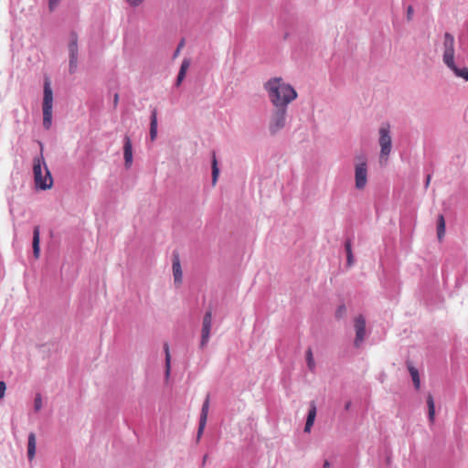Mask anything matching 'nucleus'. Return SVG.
Masks as SVG:
<instances>
[{"mask_svg": "<svg viewBox=\"0 0 468 468\" xmlns=\"http://www.w3.org/2000/svg\"><path fill=\"white\" fill-rule=\"evenodd\" d=\"M179 47H182V44H179ZM179 48H177V51H176V52H178V51H179Z\"/></svg>", "mask_w": 468, "mask_h": 468, "instance_id": "nucleus-36", "label": "nucleus"}, {"mask_svg": "<svg viewBox=\"0 0 468 468\" xmlns=\"http://www.w3.org/2000/svg\"><path fill=\"white\" fill-rule=\"evenodd\" d=\"M164 350L165 354V376L166 378L170 375V368H171V356L169 351V346L167 343L164 345Z\"/></svg>", "mask_w": 468, "mask_h": 468, "instance_id": "nucleus-23", "label": "nucleus"}, {"mask_svg": "<svg viewBox=\"0 0 468 468\" xmlns=\"http://www.w3.org/2000/svg\"><path fill=\"white\" fill-rule=\"evenodd\" d=\"M211 324H212V313L211 311H207L202 322V335H201V342L200 346L201 347H204L207 343L208 342L209 335H210V330H211Z\"/></svg>", "mask_w": 468, "mask_h": 468, "instance_id": "nucleus-9", "label": "nucleus"}, {"mask_svg": "<svg viewBox=\"0 0 468 468\" xmlns=\"http://www.w3.org/2000/svg\"><path fill=\"white\" fill-rule=\"evenodd\" d=\"M52 107H53V92L49 80L47 79L44 82L43 91V126L48 130L52 124Z\"/></svg>", "mask_w": 468, "mask_h": 468, "instance_id": "nucleus-3", "label": "nucleus"}, {"mask_svg": "<svg viewBox=\"0 0 468 468\" xmlns=\"http://www.w3.org/2000/svg\"><path fill=\"white\" fill-rule=\"evenodd\" d=\"M408 369L411 376L415 388L419 389L420 387V378L418 369L415 367H413L410 363H408Z\"/></svg>", "mask_w": 468, "mask_h": 468, "instance_id": "nucleus-20", "label": "nucleus"}, {"mask_svg": "<svg viewBox=\"0 0 468 468\" xmlns=\"http://www.w3.org/2000/svg\"><path fill=\"white\" fill-rule=\"evenodd\" d=\"M287 108L274 107L269 121V131L271 134H276L286 124Z\"/></svg>", "mask_w": 468, "mask_h": 468, "instance_id": "nucleus-5", "label": "nucleus"}, {"mask_svg": "<svg viewBox=\"0 0 468 468\" xmlns=\"http://www.w3.org/2000/svg\"><path fill=\"white\" fill-rule=\"evenodd\" d=\"M57 3L58 2H49V5H48L49 11H53L56 8Z\"/></svg>", "mask_w": 468, "mask_h": 468, "instance_id": "nucleus-32", "label": "nucleus"}, {"mask_svg": "<svg viewBox=\"0 0 468 468\" xmlns=\"http://www.w3.org/2000/svg\"><path fill=\"white\" fill-rule=\"evenodd\" d=\"M157 137V110L154 108L151 112L150 139L154 142Z\"/></svg>", "mask_w": 468, "mask_h": 468, "instance_id": "nucleus-15", "label": "nucleus"}, {"mask_svg": "<svg viewBox=\"0 0 468 468\" xmlns=\"http://www.w3.org/2000/svg\"><path fill=\"white\" fill-rule=\"evenodd\" d=\"M306 361H307V366H308L309 369L311 371H313L315 367V363H314V360L313 357V352H312L311 348H309L306 351Z\"/></svg>", "mask_w": 468, "mask_h": 468, "instance_id": "nucleus-25", "label": "nucleus"}, {"mask_svg": "<svg viewBox=\"0 0 468 468\" xmlns=\"http://www.w3.org/2000/svg\"><path fill=\"white\" fill-rule=\"evenodd\" d=\"M379 139L378 144L380 146L379 160L380 163H387L392 148V139L390 135V126L388 123H384L378 130Z\"/></svg>", "mask_w": 468, "mask_h": 468, "instance_id": "nucleus-4", "label": "nucleus"}, {"mask_svg": "<svg viewBox=\"0 0 468 468\" xmlns=\"http://www.w3.org/2000/svg\"><path fill=\"white\" fill-rule=\"evenodd\" d=\"M36 446H37L36 435L34 432H30L28 435V442H27V457H28L29 461H32L35 458Z\"/></svg>", "mask_w": 468, "mask_h": 468, "instance_id": "nucleus-16", "label": "nucleus"}, {"mask_svg": "<svg viewBox=\"0 0 468 468\" xmlns=\"http://www.w3.org/2000/svg\"><path fill=\"white\" fill-rule=\"evenodd\" d=\"M208 409H209V396L207 395L203 403L202 409H201L198 432H197L198 438L201 436V434L206 427L207 414H208Z\"/></svg>", "mask_w": 468, "mask_h": 468, "instance_id": "nucleus-12", "label": "nucleus"}, {"mask_svg": "<svg viewBox=\"0 0 468 468\" xmlns=\"http://www.w3.org/2000/svg\"><path fill=\"white\" fill-rule=\"evenodd\" d=\"M123 156H124L125 166L127 168L131 167V165L133 164V145H132V141L129 136L124 137Z\"/></svg>", "mask_w": 468, "mask_h": 468, "instance_id": "nucleus-13", "label": "nucleus"}, {"mask_svg": "<svg viewBox=\"0 0 468 468\" xmlns=\"http://www.w3.org/2000/svg\"><path fill=\"white\" fill-rule=\"evenodd\" d=\"M350 406H351V402L349 401V402H347V403L346 404L345 409H346V410H348V409L350 408Z\"/></svg>", "mask_w": 468, "mask_h": 468, "instance_id": "nucleus-35", "label": "nucleus"}, {"mask_svg": "<svg viewBox=\"0 0 468 468\" xmlns=\"http://www.w3.org/2000/svg\"><path fill=\"white\" fill-rule=\"evenodd\" d=\"M356 187L363 189L367 182V168L365 162L359 163L356 165L355 172Z\"/></svg>", "mask_w": 468, "mask_h": 468, "instance_id": "nucleus-8", "label": "nucleus"}, {"mask_svg": "<svg viewBox=\"0 0 468 468\" xmlns=\"http://www.w3.org/2000/svg\"><path fill=\"white\" fill-rule=\"evenodd\" d=\"M430 181H431V175H428L427 180H426V187L429 186Z\"/></svg>", "mask_w": 468, "mask_h": 468, "instance_id": "nucleus-34", "label": "nucleus"}, {"mask_svg": "<svg viewBox=\"0 0 468 468\" xmlns=\"http://www.w3.org/2000/svg\"><path fill=\"white\" fill-rule=\"evenodd\" d=\"M34 406L37 411L42 408V399L39 394H37L35 398Z\"/></svg>", "mask_w": 468, "mask_h": 468, "instance_id": "nucleus-27", "label": "nucleus"}, {"mask_svg": "<svg viewBox=\"0 0 468 468\" xmlns=\"http://www.w3.org/2000/svg\"><path fill=\"white\" fill-rule=\"evenodd\" d=\"M445 235V219L443 215H439L437 219V236L440 241L442 240Z\"/></svg>", "mask_w": 468, "mask_h": 468, "instance_id": "nucleus-21", "label": "nucleus"}, {"mask_svg": "<svg viewBox=\"0 0 468 468\" xmlns=\"http://www.w3.org/2000/svg\"><path fill=\"white\" fill-rule=\"evenodd\" d=\"M39 227L38 226H36L34 228V231H33V241H32V246H33V253H34V256L36 259H37L39 257V253H40V248H39V242H40V239H39Z\"/></svg>", "mask_w": 468, "mask_h": 468, "instance_id": "nucleus-17", "label": "nucleus"}, {"mask_svg": "<svg viewBox=\"0 0 468 468\" xmlns=\"http://www.w3.org/2000/svg\"><path fill=\"white\" fill-rule=\"evenodd\" d=\"M315 416H316V406H315V403L314 401H312L310 404V409H309L306 422H305V427H304L305 432H310L311 428L314 425Z\"/></svg>", "mask_w": 468, "mask_h": 468, "instance_id": "nucleus-14", "label": "nucleus"}, {"mask_svg": "<svg viewBox=\"0 0 468 468\" xmlns=\"http://www.w3.org/2000/svg\"><path fill=\"white\" fill-rule=\"evenodd\" d=\"M345 248H346V251L347 265L352 266L354 263V256H353V252H352L350 240L346 241Z\"/></svg>", "mask_w": 468, "mask_h": 468, "instance_id": "nucleus-24", "label": "nucleus"}, {"mask_svg": "<svg viewBox=\"0 0 468 468\" xmlns=\"http://www.w3.org/2000/svg\"><path fill=\"white\" fill-rule=\"evenodd\" d=\"M413 13H414V9H413V6L412 5H408L407 6V19L410 21L412 19L413 17Z\"/></svg>", "mask_w": 468, "mask_h": 468, "instance_id": "nucleus-28", "label": "nucleus"}, {"mask_svg": "<svg viewBox=\"0 0 468 468\" xmlns=\"http://www.w3.org/2000/svg\"><path fill=\"white\" fill-rule=\"evenodd\" d=\"M69 72L72 74L78 67V37L75 33L71 34L69 43Z\"/></svg>", "mask_w": 468, "mask_h": 468, "instance_id": "nucleus-7", "label": "nucleus"}, {"mask_svg": "<svg viewBox=\"0 0 468 468\" xmlns=\"http://www.w3.org/2000/svg\"><path fill=\"white\" fill-rule=\"evenodd\" d=\"M219 175V169L218 167V162L215 153L212 155V186H216Z\"/></svg>", "mask_w": 468, "mask_h": 468, "instance_id": "nucleus-22", "label": "nucleus"}, {"mask_svg": "<svg viewBox=\"0 0 468 468\" xmlns=\"http://www.w3.org/2000/svg\"><path fill=\"white\" fill-rule=\"evenodd\" d=\"M5 383L4 381H0V399H2L5 396Z\"/></svg>", "mask_w": 468, "mask_h": 468, "instance_id": "nucleus-29", "label": "nucleus"}, {"mask_svg": "<svg viewBox=\"0 0 468 468\" xmlns=\"http://www.w3.org/2000/svg\"><path fill=\"white\" fill-rule=\"evenodd\" d=\"M172 270L174 276V283L176 287H180L183 282V271L178 255H174L173 257Z\"/></svg>", "mask_w": 468, "mask_h": 468, "instance_id": "nucleus-11", "label": "nucleus"}, {"mask_svg": "<svg viewBox=\"0 0 468 468\" xmlns=\"http://www.w3.org/2000/svg\"><path fill=\"white\" fill-rule=\"evenodd\" d=\"M451 69L456 77L462 78L464 80L468 81V68L464 67L463 69H459L456 67L454 60H452V65L447 66Z\"/></svg>", "mask_w": 468, "mask_h": 468, "instance_id": "nucleus-19", "label": "nucleus"}, {"mask_svg": "<svg viewBox=\"0 0 468 468\" xmlns=\"http://www.w3.org/2000/svg\"><path fill=\"white\" fill-rule=\"evenodd\" d=\"M443 55L442 60L446 66L452 65V60H454V37L452 34L446 32L443 36Z\"/></svg>", "mask_w": 468, "mask_h": 468, "instance_id": "nucleus-6", "label": "nucleus"}, {"mask_svg": "<svg viewBox=\"0 0 468 468\" xmlns=\"http://www.w3.org/2000/svg\"><path fill=\"white\" fill-rule=\"evenodd\" d=\"M33 174L36 186L39 189H50L53 186V178L45 163L43 153L33 159Z\"/></svg>", "mask_w": 468, "mask_h": 468, "instance_id": "nucleus-2", "label": "nucleus"}, {"mask_svg": "<svg viewBox=\"0 0 468 468\" xmlns=\"http://www.w3.org/2000/svg\"><path fill=\"white\" fill-rule=\"evenodd\" d=\"M186 74H182L178 72L177 78H176V85H180L183 80L185 79Z\"/></svg>", "mask_w": 468, "mask_h": 468, "instance_id": "nucleus-30", "label": "nucleus"}, {"mask_svg": "<svg viewBox=\"0 0 468 468\" xmlns=\"http://www.w3.org/2000/svg\"><path fill=\"white\" fill-rule=\"evenodd\" d=\"M427 405L429 420L432 424L435 420V404L431 394H428L427 396Z\"/></svg>", "mask_w": 468, "mask_h": 468, "instance_id": "nucleus-18", "label": "nucleus"}, {"mask_svg": "<svg viewBox=\"0 0 468 468\" xmlns=\"http://www.w3.org/2000/svg\"><path fill=\"white\" fill-rule=\"evenodd\" d=\"M323 468H331L330 463L328 461H324Z\"/></svg>", "mask_w": 468, "mask_h": 468, "instance_id": "nucleus-33", "label": "nucleus"}, {"mask_svg": "<svg viewBox=\"0 0 468 468\" xmlns=\"http://www.w3.org/2000/svg\"><path fill=\"white\" fill-rule=\"evenodd\" d=\"M190 66V60L187 59V58H185L183 61H182V64H181V67H180V69H179V73H182V74H186L188 68Z\"/></svg>", "mask_w": 468, "mask_h": 468, "instance_id": "nucleus-26", "label": "nucleus"}, {"mask_svg": "<svg viewBox=\"0 0 468 468\" xmlns=\"http://www.w3.org/2000/svg\"><path fill=\"white\" fill-rule=\"evenodd\" d=\"M355 328L356 339L354 344L356 347H358L363 342L366 335V321L362 315H359L355 319Z\"/></svg>", "mask_w": 468, "mask_h": 468, "instance_id": "nucleus-10", "label": "nucleus"}, {"mask_svg": "<svg viewBox=\"0 0 468 468\" xmlns=\"http://www.w3.org/2000/svg\"><path fill=\"white\" fill-rule=\"evenodd\" d=\"M119 102V94L115 93L113 96V107L116 108Z\"/></svg>", "mask_w": 468, "mask_h": 468, "instance_id": "nucleus-31", "label": "nucleus"}, {"mask_svg": "<svg viewBox=\"0 0 468 468\" xmlns=\"http://www.w3.org/2000/svg\"><path fill=\"white\" fill-rule=\"evenodd\" d=\"M264 89L274 107L287 108L298 94L294 88L282 78H272L264 84Z\"/></svg>", "mask_w": 468, "mask_h": 468, "instance_id": "nucleus-1", "label": "nucleus"}]
</instances>
